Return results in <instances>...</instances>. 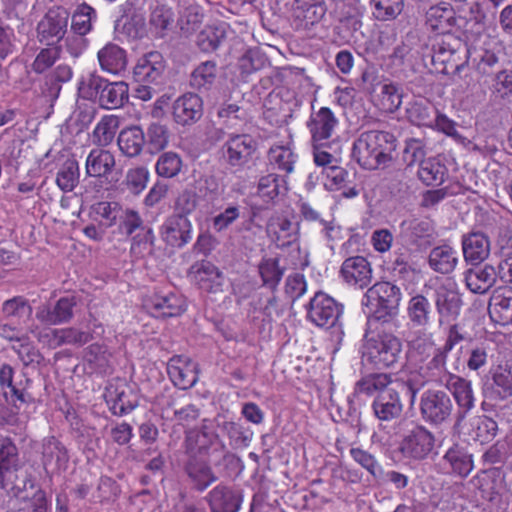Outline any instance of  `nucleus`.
I'll use <instances>...</instances> for the list:
<instances>
[{
	"label": "nucleus",
	"instance_id": "nucleus-1",
	"mask_svg": "<svg viewBox=\"0 0 512 512\" xmlns=\"http://www.w3.org/2000/svg\"><path fill=\"white\" fill-rule=\"evenodd\" d=\"M18 449L11 438H0V488L20 501H30L32 512H47L45 492L35 487L31 474L19 475Z\"/></svg>",
	"mask_w": 512,
	"mask_h": 512
},
{
	"label": "nucleus",
	"instance_id": "nucleus-2",
	"mask_svg": "<svg viewBox=\"0 0 512 512\" xmlns=\"http://www.w3.org/2000/svg\"><path fill=\"white\" fill-rule=\"evenodd\" d=\"M396 148L395 136L387 130H367L354 142L352 156L367 170L386 168Z\"/></svg>",
	"mask_w": 512,
	"mask_h": 512
},
{
	"label": "nucleus",
	"instance_id": "nucleus-3",
	"mask_svg": "<svg viewBox=\"0 0 512 512\" xmlns=\"http://www.w3.org/2000/svg\"><path fill=\"white\" fill-rule=\"evenodd\" d=\"M467 49L461 37L455 34L438 36L428 55L436 73L450 74L458 72L465 63Z\"/></svg>",
	"mask_w": 512,
	"mask_h": 512
},
{
	"label": "nucleus",
	"instance_id": "nucleus-4",
	"mask_svg": "<svg viewBox=\"0 0 512 512\" xmlns=\"http://www.w3.org/2000/svg\"><path fill=\"white\" fill-rule=\"evenodd\" d=\"M283 272L284 270L279 266L277 258L263 259L261 264L258 265V275L262 280L260 288L266 291L265 296L264 292L260 293V301L266 303L262 311V330L260 331L264 334V338L270 335L273 317L278 314L275 291L282 279Z\"/></svg>",
	"mask_w": 512,
	"mask_h": 512
},
{
	"label": "nucleus",
	"instance_id": "nucleus-5",
	"mask_svg": "<svg viewBox=\"0 0 512 512\" xmlns=\"http://www.w3.org/2000/svg\"><path fill=\"white\" fill-rule=\"evenodd\" d=\"M401 296L399 287L381 281L366 291L362 304L368 308L369 319L388 322L397 314Z\"/></svg>",
	"mask_w": 512,
	"mask_h": 512
},
{
	"label": "nucleus",
	"instance_id": "nucleus-6",
	"mask_svg": "<svg viewBox=\"0 0 512 512\" xmlns=\"http://www.w3.org/2000/svg\"><path fill=\"white\" fill-rule=\"evenodd\" d=\"M362 359L377 369L394 367L402 359V343L392 334H379L367 340Z\"/></svg>",
	"mask_w": 512,
	"mask_h": 512
},
{
	"label": "nucleus",
	"instance_id": "nucleus-7",
	"mask_svg": "<svg viewBox=\"0 0 512 512\" xmlns=\"http://www.w3.org/2000/svg\"><path fill=\"white\" fill-rule=\"evenodd\" d=\"M359 87L368 93L376 105L385 112H395L402 103V90L392 82L381 81L374 71L365 70Z\"/></svg>",
	"mask_w": 512,
	"mask_h": 512
},
{
	"label": "nucleus",
	"instance_id": "nucleus-8",
	"mask_svg": "<svg viewBox=\"0 0 512 512\" xmlns=\"http://www.w3.org/2000/svg\"><path fill=\"white\" fill-rule=\"evenodd\" d=\"M453 407L450 395L443 390L428 389L420 397L421 417L431 425L438 426L447 422L452 415Z\"/></svg>",
	"mask_w": 512,
	"mask_h": 512
},
{
	"label": "nucleus",
	"instance_id": "nucleus-9",
	"mask_svg": "<svg viewBox=\"0 0 512 512\" xmlns=\"http://www.w3.org/2000/svg\"><path fill=\"white\" fill-rule=\"evenodd\" d=\"M399 228L401 239L417 251L429 248L437 237L434 223L429 218L409 217L400 223Z\"/></svg>",
	"mask_w": 512,
	"mask_h": 512
},
{
	"label": "nucleus",
	"instance_id": "nucleus-10",
	"mask_svg": "<svg viewBox=\"0 0 512 512\" xmlns=\"http://www.w3.org/2000/svg\"><path fill=\"white\" fill-rule=\"evenodd\" d=\"M144 308L156 318H172L182 315L187 309L185 298L173 291L156 290L143 300Z\"/></svg>",
	"mask_w": 512,
	"mask_h": 512
},
{
	"label": "nucleus",
	"instance_id": "nucleus-11",
	"mask_svg": "<svg viewBox=\"0 0 512 512\" xmlns=\"http://www.w3.org/2000/svg\"><path fill=\"white\" fill-rule=\"evenodd\" d=\"M266 234L277 248L299 247L300 223L292 222L288 214L275 212L267 220Z\"/></svg>",
	"mask_w": 512,
	"mask_h": 512
},
{
	"label": "nucleus",
	"instance_id": "nucleus-12",
	"mask_svg": "<svg viewBox=\"0 0 512 512\" xmlns=\"http://www.w3.org/2000/svg\"><path fill=\"white\" fill-rule=\"evenodd\" d=\"M342 312V304L321 291L317 292L307 305V319L318 327L334 326Z\"/></svg>",
	"mask_w": 512,
	"mask_h": 512
},
{
	"label": "nucleus",
	"instance_id": "nucleus-13",
	"mask_svg": "<svg viewBox=\"0 0 512 512\" xmlns=\"http://www.w3.org/2000/svg\"><path fill=\"white\" fill-rule=\"evenodd\" d=\"M193 225L184 215L171 214L159 226V237L171 248L181 249L191 242Z\"/></svg>",
	"mask_w": 512,
	"mask_h": 512
},
{
	"label": "nucleus",
	"instance_id": "nucleus-14",
	"mask_svg": "<svg viewBox=\"0 0 512 512\" xmlns=\"http://www.w3.org/2000/svg\"><path fill=\"white\" fill-rule=\"evenodd\" d=\"M69 13L63 8L49 9L37 24V38L47 46L57 45L67 33Z\"/></svg>",
	"mask_w": 512,
	"mask_h": 512
},
{
	"label": "nucleus",
	"instance_id": "nucleus-15",
	"mask_svg": "<svg viewBox=\"0 0 512 512\" xmlns=\"http://www.w3.org/2000/svg\"><path fill=\"white\" fill-rule=\"evenodd\" d=\"M435 437L424 426H416L400 443L401 453L411 459L423 460L434 449Z\"/></svg>",
	"mask_w": 512,
	"mask_h": 512
},
{
	"label": "nucleus",
	"instance_id": "nucleus-16",
	"mask_svg": "<svg viewBox=\"0 0 512 512\" xmlns=\"http://www.w3.org/2000/svg\"><path fill=\"white\" fill-rule=\"evenodd\" d=\"M168 375L179 389L186 390L198 381V364L185 355H174L167 364Z\"/></svg>",
	"mask_w": 512,
	"mask_h": 512
},
{
	"label": "nucleus",
	"instance_id": "nucleus-17",
	"mask_svg": "<svg viewBox=\"0 0 512 512\" xmlns=\"http://www.w3.org/2000/svg\"><path fill=\"white\" fill-rule=\"evenodd\" d=\"M191 281L201 290L208 293L222 291L224 275L219 268L207 260L195 262L190 270Z\"/></svg>",
	"mask_w": 512,
	"mask_h": 512
},
{
	"label": "nucleus",
	"instance_id": "nucleus-18",
	"mask_svg": "<svg viewBox=\"0 0 512 512\" xmlns=\"http://www.w3.org/2000/svg\"><path fill=\"white\" fill-rule=\"evenodd\" d=\"M325 0H294L293 16L297 29L310 30L325 17Z\"/></svg>",
	"mask_w": 512,
	"mask_h": 512
},
{
	"label": "nucleus",
	"instance_id": "nucleus-19",
	"mask_svg": "<svg viewBox=\"0 0 512 512\" xmlns=\"http://www.w3.org/2000/svg\"><path fill=\"white\" fill-rule=\"evenodd\" d=\"M165 67L163 55L158 51H151L138 60L133 70L134 80L137 83L158 85L162 80Z\"/></svg>",
	"mask_w": 512,
	"mask_h": 512
},
{
	"label": "nucleus",
	"instance_id": "nucleus-20",
	"mask_svg": "<svg viewBox=\"0 0 512 512\" xmlns=\"http://www.w3.org/2000/svg\"><path fill=\"white\" fill-rule=\"evenodd\" d=\"M401 394L391 385V388L376 395L372 409L376 418L380 421L391 422L401 417L403 412Z\"/></svg>",
	"mask_w": 512,
	"mask_h": 512
},
{
	"label": "nucleus",
	"instance_id": "nucleus-21",
	"mask_svg": "<svg viewBox=\"0 0 512 512\" xmlns=\"http://www.w3.org/2000/svg\"><path fill=\"white\" fill-rule=\"evenodd\" d=\"M340 275L348 285L363 289L372 281V267L363 256H352L343 261Z\"/></svg>",
	"mask_w": 512,
	"mask_h": 512
},
{
	"label": "nucleus",
	"instance_id": "nucleus-22",
	"mask_svg": "<svg viewBox=\"0 0 512 512\" xmlns=\"http://www.w3.org/2000/svg\"><path fill=\"white\" fill-rule=\"evenodd\" d=\"M425 25L440 36L454 34L453 30L458 25L453 7L447 3L431 6L425 13Z\"/></svg>",
	"mask_w": 512,
	"mask_h": 512
},
{
	"label": "nucleus",
	"instance_id": "nucleus-23",
	"mask_svg": "<svg viewBox=\"0 0 512 512\" xmlns=\"http://www.w3.org/2000/svg\"><path fill=\"white\" fill-rule=\"evenodd\" d=\"M445 386L451 392L458 405L457 418L458 421H461L475 406L472 384L469 380L449 373Z\"/></svg>",
	"mask_w": 512,
	"mask_h": 512
},
{
	"label": "nucleus",
	"instance_id": "nucleus-24",
	"mask_svg": "<svg viewBox=\"0 0 512 512\" xmlns=\"http://www.w3.org/2000/svg\"><path fill=\"white\" fill-rule=\"evenodd\" d=\"M76 304L74 296L61 297L53 307L49 305L40 306L37 309L36 318L46 325L68 323L73 318V310Z\"/></svg>",
	"mask_w": 512,
	"mask_h": 512
},
{
	"label": "nucleus",
	"instance_id": "nucleus-25",
	"mask_svg": "<svg viewBox=\"0 0 512 512\" xmlns=\"http://www.w3.org/2000/svg\"><path fill=\"white\" fill-rule=\"evenodd\" d=\"M298 208L302 219L313 223L327 242H333L340 238L341 227L335 223L333 217H323L322 214L308 202H300Z\"/></svg>",
	"mask_w": 512,
	"mask_h": 512
},
{
	"label": "nucleus",
	"instance_id": "nucleus-26",
	"mask_svg": "<svg viewBox=\"0 0 512 512\" xmlns=\"http://www.w3.org/2000/svg\"><path fill=\"white\" fill-rule=\"evenodd\" d=\"M203 102L199 95L186 93L173 105V117L179 125H192L202 117Z\"/></svg>",
	"mask_w": 512,
	"mask_h": 512
},
{
	"label": "nucleus",
	"instance_id": "nucleus-27",
	"mask_svg": "<svg viewBox=\"0 0 512 512\" xmlns=\"http://www.w3.org/2000/svg\"><path fill=\"white\" fill-rule=\"evenodd\" d=\"M434 303L440 319L458 316L462 299L454 285L442 284L435 289Z\"/></svg>",
	"mask_w": 512,
	"mask_h": 512
},
{
	"label": "nucleus",
	"instance_id": "nucleus-28",
	"mask_svg": "<svg viewBox=\"0 0 512 512\" xmlns=\"http://www.w3.org/2000/svg\"><path fill=\"white\" fill-rule=\"evenodd\" d=\"M496 280L497 273L491 265H476L465 272L466 286L475 294L487 293L494 286Z\"/></svg>",
	"mask_w": 512,
	"mask_h": 512
},
{
	"label": "nucleus",
	"instance_id": "nucleus-29",
	"mask_svg": "<svg viewBox=\"0 0 512 512\" xmlns=\"http://www.w3.org/2000/svg\"><path fill=\"white\" fill-rule=\"evenodd\" d=\"M464 259L473 264L484 261L490 253V241L482 232H471L462 237Z\"/></svg>",
	"mask_w": 512,
	"mask_h": 512
},
{
	"label": "nucleus",
	"instance_id": "nucleus-30",
	"mask_svg": "<svg viewBox=\"0 0 512 512\" xmlns=\"http://www.w3.org/2000/svg\"><path fill=\"white\" fill-rule=\"evenodd\" d=\"M29 379L14 381V369L9 364H3L0 367V386L4 391L6 398L10 399L13 404L27 402L26 389Z\"/></svg>",
	"mask_w": 512,
	"mask_h": 512
},
{
	"label": "nucleus",
	"instance_id": "nucleus-31",
	"mask_svg": "<svg viewBox=\"0 0 512 512\" xmlns=\"http://www.w3.org/2000/svg\"><path fill=\"white\" fill-rule=\"evenodd\" d=\"M458 252L450 245L443 244L431 249L428 256L429 267L440 274H449L458 264Z\"/></svg>",
	"mask_w": 512,
	"mask_h": 512
},
{
	"label": "nucleus",
	"instance_id": "nucleus-32",
	"mask_svg": "<svg viewBox=\"0 0 512 512\" xmlns=\"http://www.w3.org/2000/svg\"><path fill=\"white\" fill-rule=\"evenodd\" d=\"M212 512H237L240 508V497L229 487L217 485L207 495Z\"/></svg>",
	"mask_w": 512,
	"mask_h": 512
},
{
	"label": "nucleus",
	"instance_id": "nucleus-33",
	"mask_svg": "<svg viewBox=\"0 0 512 512\" xmlns=\"http://www.w3.org/2000/svg\"><path fill=\"white\" fill-rule=\"evenodd\" d=\"M99 64L104 71L119 74L127 67L126 51L115 43H108L97 54Z\"/></svg>",
	"mask_w": 512,
	"mask_h": 512
},
{
	"label": "nucleus",
	"instance_id": "nucleus-34",
	"mask_svg": "<svg viewBox=\"0 0 512 512\" xmlns=\"http://www.w3.org/2000/svg\"><path fill=\"white\" fill-rule=\"evenodd\" d=\"M1 313L4 320L24 325L31 318L33 308L26 297L18 295L2 303Z\"/></svg>",
	"mask_w": 512,
	"mask_h": 512
},
{
	"label": "nucleus",
	"instance_id": "nucleus-35",
	"mask_svg": "<svg viewBox=\"0 0 512 512\" xmlns=\"http://www.w3.org/2000/svg\"><path fill=\"white\" fill-rule=\"evenodd\" d=\"M407 315L414 327H427L433 316L429 299L422 294L413 296L408 302Z\"/></svg>",
	"mask_w": 512,
	"mask_h": 512
},
{
	"label": "nucleus",
	"instance_id": "nucleus-36",
	"mask_svg": "<svg viewBox=\"0 0 512 512\" xmlns=\"http://www.w3.org/2000/svg\"><path fill=\"white\" fill-rule=\"evenodd\" d=\"M86 173L91 177H105L115 166V158L106 150L93 149L86 159Z\"/></svg>",
	"mask_w": 512,
	"mask_h": 512
},
{
	"label": "nucleus",
	"instance_id": "nucleus-37",
	"mask_svg": "<svg viewBox=\"0 0 512 512\" xmlns=\"http://www.w3.org/2000/svg\"><path fill=\"white\" fill-rule=\"evenodd\" d=\"M447 168L437 157H429L419 164L417 175L419 180L427 186L441 185L447 175Z\"/></svg>",
	"mask_w": 512,
	"mask_h": 512
},
{
	"label": "nucleus",
	"instance_id": "nucleus-38",
	"mask_svg": "<svg viewBox=\"0 0 512 512\" xmlns=\"http://www.w3.org/2000/svg\"><path fill=\"white\" fill-rule=\"evenodd\" d=\"M443 460L450 467L452 473L460 477H466L473 469L472 456L459 445H454L447 450Z\"/></svg>",
	"mask_w": 512,
	"mask_h": 512
},
{
	"label": "nucleus",
	"instance_id": "nucleus-39",
	"mask_svg": "<svg viewBox=\"0 0 512 512\" xmlns=\"http://www.w3.org/2000/svg\"><path fill=\"white\" fill-rule=\"evenodd\" d=\"M268 163L273 170L290 174L294 170L297 155L292 151L290 144L274 145L268 151Z\"/></svg>",
	"mask_w": 512,
	"mask_h": 512
},
{
	"label": "nucleus",
	"instance_id": "nucleus-40",
	"mask_svg": "<svg viewBox=\"0 0 512 512\" xmlns=\"http://www.w3.org/2000/svg\"><path fill=\"white\" fill-rule=\"evenodd\" d=\"M42 459L45 466L55 462L58 468L65 467L69 461V453L65 445L55 436L43 439Z\"/></svg>",
	"mask_w": 512,
	"mask_h": 512
},
{
	"label": "nucleus",
	"instance_id": "nucleus-41",
	"mask_svg": "<svg viewBox=\"0 0 512 512\" xmlns=\"http://www.w3.org/2000/svg\"><path fill=\"white\" fill-rule=\"evenodd\" d=\"M393 379L386 373L369 374L358 380L354 387V395H379L382 391L391 388Z\"/></svg>",
	"mask_w": 512,
	"mask_h": 512
},
{
	"label": "nucleus",
	"instance_id": "nucleus-42",
	"mask_svg": "<svg viewBox=\"0 0 512 512\" xmlns=\"http://www.w3.org/2000/svg\"><path fill=\"white\" fill-rule=\"evenodd\" d=\"M488 312L491 320L501 326L512 323V290L508 295L494 296L488 306Z\"/></svg>",
	"mask_w": 512,
	"mask_h": 512
},
{
	"label": "nucleus",
	"instance_id": "nucleus-43",
	"mask_svg": "<svg viewBox=\"0 0 512 512\" xmlns=\"http://www.w3.org/2000/svg\"><path fill=\"white\" fill-rule=\"evenodd\" d=\"M217 77V64L214 61L200 63L191 73L189 84L198 91H208Z\"/></svg>",
	"mask_w": 512,
	"mask_h": 512
},
{
	"label": "nucleus",
	"instance_id": "nucleus-44",
	"mask_svg": "<svg viewBox=\"0 0 512 512\" xmlns=\"http://www.w3.org/2000/svg\"><path fill=\"white\" fill-rule=\"evenodd\" d=\"M428 382V376L418 370L410 371L405 378L393 380V386L400 394L406 393L409 396L410 404L413 405L417 393L424 388Z\"/></svg>",
	"mask_w": 512,
	"mask_h": 512
},
{
	"label": "nucleus",
	"instance_id": "nucleus-45",
	"mask_svg": "<svg viewBox=\"0 0 512 512\" xmlns=\"http://www.w3.org/2000/svg\"><path fill=\"white\" fill-rule=\"evenodd\" d=\"M105 400L111 413L123 416L135 409L136 404L129 400L124 388L110 386L106 389Z\"/></svg>",
	"mask_w": 512,
	"mask_h": 512
},
{
	"label": "nucleus",
	"instance_id": "nucleus-46",
	"mask_svg": "<svg viewBox=\"0 0 512 512\" xmlns=\"http://www.w3.org/2000/svg\"><path fill=\"white\" fill-rule=\"evenodd\" d=\"M128 100V85L122 81L107 82L98 104L106 109L121 107Z\"/></svg>",
	"mask_w": 512,
	"mask_h": 512
},
{
	"label": "nucleus",
	"instance_id": "nucleus-47",
	"mask_svg": "<svg viewBox=\"0 0 512 512\" xmlns=\"http://www.w3.org/2000/svg\"><path fill=\"white\" fill-rule=\"evenodd\" d=\"M184 447L185 452L190 459H196L197 456H203L208 453L211 445L210 435L202 430L190 429L185 433Z\"/></svg>",
	"mask_w": 512,
	"mask_h": 512
},
{
	"label": "nucleus",
	"instance_id": "nucleus-48",
	"mask_svg": "<svg viewBox=\"0 0 512 512\" xmlns=\"http://www.w3.org/2000/svg\"><path fill=\"white\" fill-rule=\"evenodd\" d=\"M96 19V10L84 2L77 6L72 15L71 28L77 35L85 36L92 31Z\"/></svg>",
	"mask_w": 512,
	"mask_h": 512
},
{
	"label": "nucleus",
	"instance_id": "nucleus-49",
	"mask_svg": "<svg viewBox=\"0 0 512 512\" xmlns=\"http://www.w3.org/2000/svg\"><path fill=\"white\" fill-rule=\"evenodd\" d=\"M108 80L96 72H89L83 76L78 84L79 95L87 100L99 102Z\"/></svg>",
	"mask_w": 512,
	"mask_h": 512
},
{
	"label": "nucleus",
	"instance_id": "nucleus-50",
	"mask_svg": "<svg viewBox=\"0 0 512 512\" xmlns=\"http://www.w3.org/2000/svg\"><path fill=\"white\" fill-rule=\"evenodd\" d=\"M186 472L200 491L216 481V476L205 461L190 459L186 464Z\"/></svg>",
	"mask_w": 512,
	"mask_h": 512
},
{
	"label": "nucleus",
	"instance_id": "nucleus-51",
	"mask_svg": "<svg viewBox=\"0 0 512 512\" xmlns=\"http://www.w3.org/2000/svg\"><path fill=\"white\" fill-rule=\"evenodd\" d=\"M144 130H120L117 143L122 153L128 157L139 155L145 145Z\"/></svg>",
	"mask_w": 512,
	"mask_h": 512
},
{
	"label": "nucleus",
	"instance_id": "nucleus-52",
	"mask_svg": "<svg viewBox=\"0 0 512 512\" xmlns=\"http://www.w3.org/2000/svg\"><path fill=\"white\" fill-rule=\"evenodd\" d=\"M83 359L93 373H106L109 367L107 350L103 345L98 343H93L84 350Z\"/></svg>",
	"mask_w": 512,
	"mask_h": 512
},
{
	"label": "nucleus",
	"instance_id": "nucleus-53",
	"mask_svg": "<svg viewBox=\"0 0 512 512\" xmlns=\"http://www.w3.org/2000/svg\"><path fill=\"white\" fill-rule=\"evenodd\" d=\"M490 398L494 400H505L512 396V372L499 368L492 377L490 387Z\"/></svg>",
	"mask_w": 512,
	"mask_h": 512
},
{
	"label": "nucleus",
	"instance_id": "nucleus-54",
	"mask_svg": "<svg viewBox=\"0 0 512 512\" xmlns=\"http://www.w3.org/2000/svg\"><path fill=\"white\" fill-rule=\"evenodd\" d=\"M375 19L391 21L396 19L404 9V0H371Z\"/></svg>",
	"mask_w": 512,
	"mask_h": 512
},
{
	"label": "nucleus",
	"instance_id": "nucleus-55",
	"mask_svg": "<svg viewBox=\"0 0 512 512\" xmlns=\"http://www.w3.org/2000/svg\"><path fill=\"white\" fill-rule=\"evenodd\" d=\"M12 350L17 354L24 366L40 364L43 360L42 354L27 334L12 345Z\"/></svg>",
	"mask_w": 512,
	"mask_h": 512
},
{
	"label": "nucleus",
	"instance_id": "nucleus-56",
	"mask_svg": "<svg viewBox=\"0 0 512 512\" xmlns=\"http://www.w3.org/2000/svg\"><path fill=\"white\" fill-rule=\"evenodd\" d=\"M252 140L247 135H236L227 142V154L232 165L252 154Z\"/></svg>",
	"mask_w": 512,
	"mask_h": 512
},
{
	"label": "nucleus",
	"instance_id": "nucleus-57",
	"mask_svg": "<svg viewBox=\"0 0 512 512\" xmlns=\"http://www.w3.org/2000/svg\"><path fill=\"white\" fill-rule=\"evenodd\" d=\"M79 181V165L75 159H67L56 176L58 187L65 192L72 191Z\"/></svg>",
	"mask_w": 512,
	"mask_h": 512
},
{
	"label": "nucleus",
	"instance_id": "nucleus-58",
	"mask_svg": "<svg viewBox=\"0 0 512 512\" xmlns=\"http://www.w3.org/2000/svg\"><path fill=\"white\" fill-rule=\"evenodd\" d=\"M509 117V110L505 106H498L489 103L478 115L477 124L496 128L505 125V121Z\"/></svg>",
	"mask_w": 512,
	"mask_h": 512
},
{
	"label": "nucleus",
	"instance_id": "nucleus-59",
	"mask_svg": "<svg viewBox=\"0 0 512 512\" xmlns=\"http://www.w3.org/2000/svg\"><path fill=\"white\" fill-rule=\"evenodd\" d=\"M226 32L222 27L208 26L197 35V45L203 52H213L225 39Z\"/></svg>",
	"mask_w": 512,
	"mask_h": 512
},
{
	"label": "nucleus",
	"instance_id": "nucleus-60",
	"mask_svg": "<svg viewBox=\"0 0 512 512\" xmlns=\"http://www.w3.org/2000/svg\"><path fill=\"white\" fill-rule=\"evenodd\" d=\"M386 187L389 192L396 197L406 196L411 188V178L405 170L397 169L390 171L385 177Z\"/></svg>",
	"mask_w": 512,
	"mask_h": 512
},
{
	"label": "nucleus",
	"instance_id": "nucleus-61",
	"mask_svg": "<svg viewBox=\"0 0 512 512\" xmlns=\"http://www.w3.org/2000/svg\"><path fill=\"white\" fill-rule=\"evenodd\" d=\"M182 169V159L174 152H165L157 160L155 165L156 173L163 178H173Z\"/></svg>",
	"mask_w": 512,
	"mask_h": 512
},
{
	"label": "nucleus",
	"instance_id": "nucleus-62",
	"mask_svg": "<svg viewBox=\"0 0 512 512\" xmlns=\"http://www.w3.org/2000/svg\"><path fill=\"white\" fill-rule=\"evenodd\" d=\"M512 455V444L507 440H500L493 444L483 454V461L486 464H502Z\"/></svg>",
	"mask_w": 512,
	"mask_h": 512
},
{
	"label": "nucleus",
	"instance_id": "nucleus-63",
	"mask_svg": "<svg viewBox=\"0 0 512 512\" xmlns=\"http://www.w3.org/2000/svg\"><path fill=\"white\" fill-rule=\"evenodd\" d=\"M149 171L146 167L140 166L131 168L125 176V185L133 194H140L149 181Z\"/></svg>",
	"mask_w": 512,
	"mask_h": 512
},
{
	"label": "nucleus",
	"instance_id": "nucleus-64",
	"mask_svg": "<svg viewBox=\"0 0 512 512\" xmlns=\"http://www.w3.org/2000/svg\"><path fill=\"white\" fill-rule=\"evenodd\" d=\"M491 92L496 97L505 99L512 96V70L500 69L493 78Z\"/></svg>",
	"mask_w": 512,
	"mask_h": 512
}]
</instances>
